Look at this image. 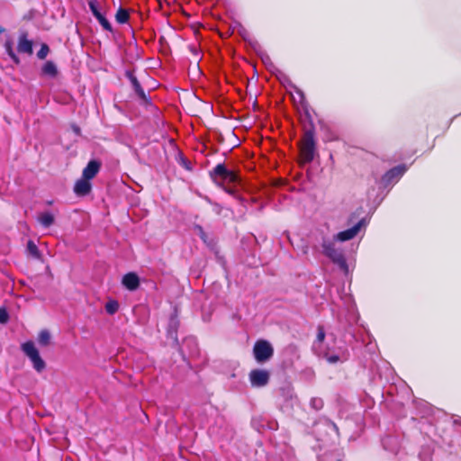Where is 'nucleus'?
<instances>
[{"instance_id": "nucleus-20", "label": "nucleus", "mask_w": 461, "mask_h": 461, "mask_svg": "<svg viewBox=\"0 0 461 461\" xmlns=\"http://www.w3.org/2000/svg\"><path fill=\"white\" fill-rule=\"evenodd\" d=\"M5 50L14 63H15L16 65L20 64V62H21L20 58L14 52V43L11 40H7L5 42Z\"/></svg>"}, {"instance_id": "nucleus-28", "label": "nucleus", "mask_w": 461, "mask_h": 461, "mask_svg": "<svg viewBox=\"0 0 461 461\" xmlns=\"http://www.w3.org/2000/svg\"><path fill=\"white\" fill-rule=\"evenodd\" d=\"M323 400L320 397H312L310 400V407L314 411H320L323 408Z\"/></svg>"}, {"instance_id": "nucleus-32", "label": "nucleus", "mask_w": 461, "mask_h": 461, "mask_svg": "<svg viewBox=\"0 0 461 461\" xmlns=\"http://www.w3.org/2000/svg\"><path fill=\"white\" fill-rule=\"evenodd\" d=\"M241 35H242V37H243V39L245 41H249V43L253 46V48L255 50H257L258 48L260 49V45H259V43L256 40L247 38V36H249V33L245 30H244V33H241Z\"/></svg>"}, {"instance_id": "nucleus-44", "label": "nucleus", "mask_w": 461, "mask_h": 461, "mask_svg": "<svg viewBox=\"0 0 461 461\" xmlns=\"http://www.w3.org/2000/svg\"><path fill=\"white\" fill-rule=\"evenodd\" d=\"M338 461H340V460H338Z\"/></svg>"}, {"instance_id": "nucleus-1", "label": "nucleus", "mask_w": 461, "mask_h": 461, "mask_svg": "<svg viewBox=\"0 0 461 461\" xmlns=\"http://www.w3.org/2000/svg\"><path fill=\"white\" fill-rule=\"evenodd\" d=\"M367 223L368 221L366 219L362 218L352 227L338 232L332 238L325 236L321 239V245L322 254L336 265L345 275L348 274V265L343 249L337 247L336 242H344L354 239L362 229H365L367 226Z\"/></svg>"}, {"instance_id": "nucleus-16", "label": "nucleus", "mask_w": 461, "mask_h": 461, "mask_svg": "<svg viewBox=\"0 0 461 461\" xmlns=\"http://www.w3.org/2000/svg\"><path fill=\"white\" fill-rule=\"evenodd\" d=\"M90 180L86 178L78 179L74 185V192L78 196H85L91 191L92 185Z\"/></svg>"}, {"instance_id": "nucleus-26", "label": "nucleus", "mask_w": 461, "mask_h": 461, "mask_svg": "<svg viewBox=\"0 0 461 461\" xmlns=\"http://www.w3.org/2000/svg\"><path fill=\"white\" fill-rule=\"evenodd\" d=\"M119 309V303L116 300H110L105 303V311L108 314H114Z\"/></svg>"}, {"instance_id": "nucleus-7", "label": "nucleus", "mask_w": 461, "mask_h": 461, "mask_svg": "<svg viewBox=\"0 0 461 461\" xmlns=\"http://www.w3.org/2000/svg\"><path fill=\"white\" fill-rule=\"evenodd\" d=\"M408 167L405 164H400L386 171L381 177V185L384 188L395 185L405 174Z\"/></svg>"}, {"instance_id": "nucleus-18", "label": "nucleus", "mask_w": 461, "mask_h": 461, "mask_svg": "<svg viewBox=\"0 0 461 461\" xmlns=\"http://www.w3.org/2000/svg\"><path fill=\"white\" fill-rule=\"evenodd\" d=\"M59 70L56 64L52 60L46 61L41 70V76L50 78H55L58 76Z\"/></svg>"}, {"instance_id": "nucleus-23", "label": "nucleus", "mask_w": 461, "mask_h": 461, "mask_svg": "<svg viewBox=\"0 0 461 461\" xmlns=\"http://www.w3.org/2000/svg\"><path fill=\"white\" fill-rule=\"evenodd\" d=\"M116 22L120 24L126 23L130 19V14L127 9L120 7L115 14Z\"/></svg>"}, {"instance_id": "nucleus-41", "label": "nucleus", "mask_w": 461, "mask_h": 461, "mask_svg": "<svg viewBox=\"0 0 461 461\" xmlns=\"http://www.w3.org/2000/svg\"><path fill=\"white\" fill-rule=\"evenodd\" d=\"M72 128L76 134H77V135L80 134V128L77 125H73Z\"/></svg>"}, {"instance_id": "nucleus-14", "label": "nucleus", "mask_w": 461, "mask_h": 461, "mask_svg": "<svg viewBox=\"0 0 461 461\" xmlns=\"http://www.w3.org/2000/svg\"><path fill=\"white\" fill-rule=\"evenodd\" d=\"M122 285L129 291H135L140 286V277L134 272H129L122 276Z\"/></svg>"}, {"instance_id": "nucleus-38", "label": "nucleus", "mask_w": 461, "mask_h": 461, "mask_svg": "<svg viewBox=\"0 0 461 461\" xmlns=\"http://www.w3.org/2000/svg\"><path fill=\"white\" fill-rule=\"evenodd\" d=\"M195 228L199 230V234H200V238L203 240H205V237H206V234L205 232L203 231L202 226L200 225H196Z\"/></svg>"}, {"instance_id": "nucleus-31", "label": "nucleus", "mask_w": 461, "mask_h": 461, "mask_svg": "<svg viewBox=\"0 0 461 461\" xmlns=\"http://www.w3.org/2000/svg\"><path fill=\"white\" fill-rule=\"evenodd\" d=\"M324 358L327 360L330 364H336L340 361V357L338 354H330L326 353L324 355Z\"/></svg>"}, {"instance_id": "nucleus-27", "label": "nucleus", "mask_w": 461, "mask_h": 461, "mask_svg": "<svg viewBox=\"0 0 461 461\" xmlns=\"http://www.w3.org/2000/svg\"><path fill=\"white\" fill-rule=\"evenodd\" d=\"M205 201L212 206V211L217 215H221L225 208L217 202L212 201L209 197H204Z\"/></svg>"}, {"instance_id": "nucleus-39", "label": "nucleus", "mask_w": 461, "mask_h": 461, "mask_svg": "<svg viewBox=\"0 0 461 461\" xmlns=\"http://www.w3.org/2000/svg\"><path fill=\"white\" fill-rule=\"evenodd\" d=\"M280 392L286 397H292L291 390L288 388H281Z\"/></svg>"}, {"instance_id": "nucleus-35", "label": "nucleus", "mask_w": 461, "mask_h": 461, "mask_svg": "<svg viewBox=\"0 0 461 461\" xmlns=\"http://www.w3.org/2000/svg\"><path fill=\"white\" fill-rule=\"evenodd\" d=\"M125 77L129 79V81L131 83H133L134 81H136L138 78L135 77L133 71H131V70H126L125 71Z\"/></svg>"}, {"instance_id": "nucleus-34", "label": "nucleus", "mask_w": 461, "mask_h": 461, "mask_svg": "<svg viewBox=\"0 0 461 461\" xmlns=\"http://www.w3.org/2000/svg\"><path fill=\"white\" fill-rule=\"evenodd\" d=\"M324 339H325V330H324L323 327L319 326L316 340L321 343L324 340Z\"/></svg>"}, {"instance_id": "nucleus-15", "label": "nucleus", "mask_w": 461, "mask_h": 461, "mask_svg": "<svg viewBox=\"0 0 461 461\" xmlns=\"http://www.w3.org/2000/svg\"><path fill=\"white\" fill-rule=\"evenodd\" d=\"M89 7H90V10H91L93 15L96 18V20L99 22V23L102 25V27L105 31L112 32H113L112 24L106 19V17L99 11L95 3L90 2Z\"/></svg>"}, {"instance_id": "nucleus-19", "label": "nucleus", "mask_w": 461, "mask_h": 461, "mask_svg": "<svg viewBox=\"0 0 461 461\" xmlns=\"http://www.w3.org/2000/svg\"><path fill=\"white\" fill-rule=\"evenodd\" d=\"M417 410L418 412L421 415V417H429L433 414L434 409L433 407L425 401H420L417 402Z\"/></svg>"}, {"instance_id": "nucleus-30", "label": "nucleus", "mask_w": 461, "mask_h": 461, "mask_svg": "<svg viewBox=\"0 0 461 461\" xmlns=\"http://www.w3.org/2000/svg\"><path fill=\"white\" fill-rule=\"evenodd\" d=\"M49 52H50V48H49L48 44L42 43L41 45V49L37 52V58L39 59H44L48 56Z\"/></svg>"}, {"instance_id": "nucleus-40", "label": "nucleus", "mask_w": 461, "mask_h": 461, "mask_svg": "<svg viewBox=\"0 0 461 461\" xmlns=\"http://www.w3.org/2000/svg\"><path fill=\"white\" fill-rule=\"evenodd\" d=\"M261 59H262V60H263V62H264L265 64H267L268 62H269V63L271 62L269 56H268L267 54H266V53H264V54L262 55Z\"/></svg>"}, {"instance_id": "nucleus-4", "label": "nucleus", "mask_w": 461, "mask_h": 461, "mask_svg": "<svg viewBox=\"0 0 461 461\" xmlns=\"http://www.w3.org/2000/svg\"><path fill=\"white\" fill-rule=\"evenodd\" d=\"M313 432L318 441H325L332 434L339 436V428L331 420L321 417L314 423Z\"/></svg>"}, {"instance_id": "nucleus-13", "label": "nucleus", "mask_w": 461, "mask_h": 461, "mask_svg": "<svg viewBox=\"0 0 461 461\" xmlns=\"http://www.w3.org/2000/svg\"><path fill=\"white\" fill-rule=\"evenodd\" d=\"M17 51L29 56L33 53V41L28 39V33L26 32H21L19 34Z\"/></svg>"}, {"instance_id": "nucleus-25", "label": "nucleus", "mask_w": 461, "mask_h": 461, "mask_svg": "<svg viewBox=\"0 0 461 461\" xmlns=\"http://www.w3.org/2000/svg\"><path fill=\"white\" fill-rule=\"evenodd\" d=\"M38 342L41 346H48L50 342V334L47 330H42L39 333Z\"/></svg>"}, {"instance_id": "nucleus-37", "label": "nucleus", "mask_w": 461, "mask_h": 461, "mask_svg": "<svg viewBox=\"0 0 461 461\" xmlns=\"http://www.w3.org/2000/svg\"><path fill=\"white\" fill-rule=\"evenodd\" d=\"M225 193L230 194V195H235L236 192L233 188H230V187H228L226 186L225 185H223V187H221Z\"/></svg>"}, {"instance_id": "nucleus-43", "label": "nucleus", "mask_w": 461, "mask_h": 461, "mask_svg": "<svg viewBox=\"0 0 461 461\" xmlns=\"http://www.w3.org/2000/svg\"><path fill=\"white\" fill-rule=\"evenodd\" d=\"M4 31H5V28H4V27H2V26H0V34H1L2 32H4Z\"/></svg>"}, {"instance_id": "nucleus-33", "label": "nucleus", "mask_w": 461, "mask_h": 461, "mask_svg": "<svg viewBox=\"0 0 461 461\" xmlns=\"http://www.w3.org/2000/svg\"><path fill=\"white\" fill-rule=\"evenodd\" d=\"M9 320V314L5 308H0V323H6Z\"/></svg>"}, {"instance_id": "nucleus-29", "label": "nucleus", "mask_w": 461, "mask_h": 461, "mask_svg": "<svg viewBox=\"0 0 461 461\" xmlns=\"http://www.w3.org/2000/svg\"><path fill=\"white\" fill-rule=\"evenodd\" d=\"M27 249L32 257H34L36 258H39L41 257L40 250H39L37 245L32 240L28 241Z\"/></svg>"}, {"instance_id": "nucleus-11", "label": "nucleus", "mask_w": 461, "mask_h": 461, "mask_svg": "<svg viewBox=\"0 0 461 461\" xmlns=\"http://www.w3.org/2000/svg\"><path fill=\"white\" fill-rule=\"evenodd\" d=\"M296 95H292V97L295 103H299L305 118L307 119L309 123H312V121H313L312 114H311V107L305 98L304 93L297 86H294L292 89Z\"/></svg>"}, {"instance_id": "nucleus-22", "label": "nucleus", "mask_w": 461, "mask_h": 461, "mask_svg": "<svg viewBox=\"0 0 461 461\" xmlns=\"http://www.w3.org/2000/svg\"><path fill=\"white\" fill-rule=\"evenodd\" d=\"M276 77L280 83L287 89L292 90L294 86H296L285 73L278 70Z\"/></svg>"}, {"instance_id": "nucleus-2", "label": "nucleus", "mask_w": 461, "mask_h": 461, "mask_svg": "<svg viewBox=\"0 0 461 461\" xmlns=\"http://www.w3.org/2000/svg\"><path fill=\"white\" fill-rule=\"evenodd\" d=\"M315 127L313 121L309 123V128L306 129L303 143L301 146V157L304 163H311L316 153V143H315Z\"/></svg>"}, {"instance_id": "nucleus-3", "label": "nucleus", "mask_w": 461, "mask_h": 461, "mask_svg": "<svg viewBox=\"0 0 461 461\" xmlns=\"http://www.w3.org/2000/svg\"><path fill=\"white\" fill-rule=\"evenodd\" d=\"M210 177L219 187H223L225 184L236 183L239 181V175L226 167L225 164H217L210 171Z\"/></svg>"}, {"instance_id": "nucleus-21", "label": "nucleus", "mask_w": 461, "mask_h": 461, "mask_svg": "<svg viewBox=\"0 0 461 461\" xmlns=\"http://www.w3.org/2000/svg\"><path fill=\"white\" fill-rule=\"evenodd\" d=\"M39 221L44 228H49L54 223V216L50 212H42L39 216Z\"/></svg>"}, {"instance_id": "nucleus-8", "label": "nucleus", "mask_w": 461, "mask_h": 461, "mask_svg": "<svg viewBox=\"0 0 461 461\" xmlns=\"http://www.w3.org/2000/svg\"><path fill=\"white\" fill-rule=\"evenodd\" d=\"M249 379L252 387L261 388L269 383L270 373L266 369H252L249 374Z\"/></svg>"}, {"instance_id": "nucleus-24", "label": "nucleus", "mask_w": 461, "mask_h": 461, "mask_svg": "<svg viewBox=\"0 0 461 461\" xmlns=\"http://www.w3.org/2000/svg\"><path fill=\"white\" fill-rule=\"evenodd\" d=\"M131 86L135 92V94L142 100H147V95L145 94V91L143 87L141 86L140 83L137 79L133 83H131Z\"/></svg>"}, {"instance_id": "nucleus-10", "label": "nucleus", "mask_w": 461, "mask_h": 461, "mask_svg": "<svg viewBox=\"0 0 461 461\" xmlns=\"http://www.w3.org/2000/svg\"><path fill=\"white\" fill-rule=\"evenodd\" d=\"M198 344L194 337L189 336L184 339L182 345L179 348V352L185 360L187 357H195L198 355Z\"/></svg>"}, {"instance_id": "nucleus-6", "label": "nucleus", "mask_w": 461, "mask_h": 461, "mask_svg": "<svg viewBox=\"0 0 461 461\" xmlns=\"http://www.w3.org/2000/svg\"><path fill=\"white\" fill-rule=\"evenodd\" d=\"M253 355L255 360L259 363L268 361L274 355V348L271 343L266 339H258L253 347Z\"/></svg>"}, {"instance_id": "nucleus-12", "label": "nucleus", "mask_w": 461, "mask_h": 461, "mask_svg": "<svg viewBox=\"0 0 461 461\" xmlns=\"http://www.w3.org/2000/svg\"><path fill=\"white\" fill-rule=\"evenodd\" d=\"M382 446L385 451L396 455L401 448V440L398 436L386 435L381 439Z\"/></svg>"}, {"instance_id": "nucleus-9", "label": "nucleus", "mask_w": 461, "mask_h": 461, "mask_svg": "<svg viewBox=\"0 0 461 461\" xmlns=\"http://www.w3.org/2000/svg\"><path fill=\"white\" fill-rule=\"evenodd\" d=\"M294 458V448L285 443L276 447L273 454L268 456V461H293Z\"/></svg>"}, {"instance_id": "nucleus-5", "label": "nucleus", "mask_w": 461, "mask_h": 461, "mask_svg": "<svg viewBox=\"0 0 461 461\" xmlns=\"http://www.w3.org/2000/svg\"><path fill=\"white\" fill-rule=\"evenodd\" d=\"M21 349L24 355L30 359L33 368L38 373L42 372L46 368V363L41 358L39 350L35 347L34 343L28 340L21 345Z\"/></svg>"}, {"instance_id": "nucleus-17", "label": "nucleus", "mask_w": 461, "mask_h": 461, "mask_svg": "<svg viewBox=\"0 0 461 461\" xmlns=\"http://www.w3.org/2000/svg\"><path fill=\"white\" fill-rule=\"evenodd\" d=\"M101 164L97 160H90L83 170V177L88 180L94 178L100 169Z\"/></svg>"}, {"instance_id": "nucleus-36", "label": "nucleus", "mask_w": 461, "mask_h": 461, "mask_svg": "<svg viewBox=\"0 0 461 461\" xmlns=\"http://www.w3.org/2000/svg\"><path fill=\"white\" fill-rule=\"evenodd\" d=\"M188 49L196 58H199L200 51L196 45L191 44L188 46Z\"/></svg>"}, {"instance_id": "nucleus-42", "label": "nucleus", "mask_w": 461, "mask_h": 461, "mask_svg": "<svg viewBox=\"0 0 461 461\" xmlns=\"http://www.w3.org/2000/svg\"><path fill=\"white\" fill-rule=\"evenodd\" d=\"M184 166H185V168H187V169H191V167H190V162H189V161H184Z\"/></svg>"}]
</instances>
